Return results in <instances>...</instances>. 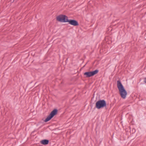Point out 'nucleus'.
<instances>
[{"label":"nucleus","instance_id":"f257e3e1","mask_svg":"<svg viewBox=\"0 0 146 146\" xmlns=\"http://www.w3.org/2000/svg\"><path fill=\"white\" fill-rule=\"evenodd\" d=\"M117 86L119 94L121 98L123 99H125L127 93L119 80L117 81Z\"/></svg>","mask_w":146,"mask_h":146},{"label":"nucleus","instance_id":"f03ea898","mask_svg":"<svg viewBox=\"0 0 146 146\" xmlns=\"http://www.w3.org/2000/svg\"><path fill=\"white\" fill-rule=\"evenodd\" d=\"M107 104L106 101L104 100H99L96 103L95 108L100 109L105 108L106 109Z\"/></svg>","mask_w":146,"mask_h":146},{"label":"nucleus","instance_id":"7ed1b4c3","mask_svg":"<svg viewBox=\"0 0 146 146\" xmlns=\"http://www.w3.org/2000/svg\"><path fill=\"white\" fill-rule=\"evenodd\" d=\"M57 21L62 23H67L68 17L65 15L60 14L57 16L56 18Z\"/></svg>","mask_w":146,"mask_h":146},{"label":"nucleus","instance_id":"20e7f679","mask_svg":"<svg viewBox=\"0 0 146 146\" xmlns=\"http://www.w3.org/2000/svg\"><path fill=\"white\" fill-rule=\"evenodd\" d=\"M58 112V110L56 109H54L48 115L47 117L44 120L45 122H47L51 120L53 117L56 115Z\"/></svg>","mask_w":146,"mask_h":146},{"label":"nucleus","instance_id":"39448f33","mask_svg":"<svg viewBox=\"0 0 146 146\" xmlns=\"http://www.w3.org/2000/svg\"><path fill=\"white\" fill-rule=\"evenodd\" d=\"M99 72V70L96 69L94 71L86 72L84 73V77L86 78H89L97 74Z\"/></svg>","mask_w":146,"mask_h":146},{"label":"nucleus","instance_id":"423d86ee","mask_svg":"<svg viewBox=\"0 0 146 146\" xmlns=\"http://www.w3.org/2000/svg\"><path fill=\"white\" fill-rule=\"evenodd\" d=\"M67 22L69 24L75 26L79 25L78 22L74 19H68Z\"/></svg>","mask_w":146,"mask_h":146},{"label":"nucleus","instance_id":"0eeeda50","mask_svg":"<svg viewBox=\"0 0 146 146\" xmlns=\"http://www.w3.org/2000/svg\"><path fill=\"white\" fill-rule=\"evenodd\" d=\"M49 140L46 139L42 140L40 141V143L43 145H46L48 144Z\"/></svg>","mask_w":146,"mask_h":146},{"label":"nucleus","instance_id":"6e6552de","mask_svg":"<svg viewBox=\"0 0 146 146\" xmlns=\"http://www.w3.org/2000/svg\"><path fill=\"white\" fill-rule=\"evenodd\" d=\"M136 131V130L135 128H133L131 131H130V132L132 134L134 133Z\"/></svg>","mask_w":146,"mask_h":146},{"label":"nucleus","instance_id":"1a4fd4ad","mask_svg":"<svg viewBox=\"0 0 146 146\" xmlns=\"http://www.w3.org/2000/svg\"><path fill=\"white\" fill-rule=\"evenodd\" d=\"M143 82L145 83L146 84V77H145L144 78V81Z\"/></svg>","mask_w":146,"mask_h":146},{"label":"nucleus","instance_id":"9d476101","mask_svg":"<svg viewBox=\"0 0 146 146\" xmlns=\"http://www.w3.org/2000/svg\"><path fill=\"white\" fill-rule=\"evenodd\" d=\"M15 0H10L11 2L13 3Z\"/></svg>","mask_w":146,"mask_h":146}]
</instances>
